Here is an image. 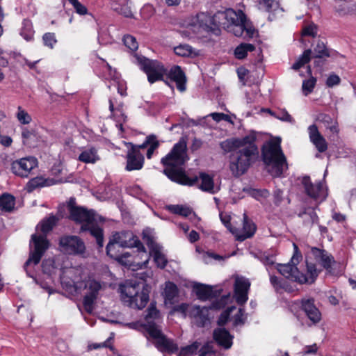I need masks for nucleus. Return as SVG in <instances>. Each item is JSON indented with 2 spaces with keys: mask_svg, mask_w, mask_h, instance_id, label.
I'll list each match as a JSON object with an SVG mask.
<instances>
[{
  "mask_svg": "<svg viewBox=\"0 0 356 356\" xmlns=\"http://www.w3.org/2000/svg\"><path fill=\"white\" fill-rule=\"evenodd\" d=\"M316 79L313 76H311L309 79L304 80L302 81V90L303 94L305 96L310 94L313 91V90L316 86Z\"/></svg>",
  "mask_w": 356,
  "mask_h": 356,
  "instance_id": "obj_46",
  "label": "nucleus"
},
{
  "mask_svg": "<svg viewBox=\"0 0 356 356\" xmlns=\"http://www.w3.org/2000/svg\"><path fill=\"white\" fill-rule=\"evenodd\" d=\"M147 143H149V146L147 152V157L149 159L152 158L154 150L159 147L160 143L155 135L147 136Z\"/></svg>",
  "mask_w": 356,
  "mask_h": 356,
  "instance_id": "obj_42",
  "label": "nucleus"
},
{
  "mask_svg": "<svg viewBox=\"0 0 356 356\" xmlns=\"http://www.w3.org/2000/svg\"><path fill=\"white\" fill-rule=\"evenodd\" d=\"M255 47L252 44L241 43L234 50V56L238 59H243L246 57L248 52L254 50Z\"/></svg>",
  "mask_w": 356,
  "mask_h": 356,
  "instance_id": "obj_34",
  "label": "nucleus"
},
{
  "mask_svg": "<svg viewBox=\"0 0 356 356\" xmlns=\"http://www.w3.org/2000/svg\"><path fill=\"white\" fill-rule=\"evenodd\" d=\"M200 179L201 180L200 188L202 191L211 194H214L218 191L219 188L214 186L213 178L210 175L206 173H200Z\"/></svg>",
  "mask_w": 356,
  "mask_h": 356,
  "instance_id": "obj_31",
  "label": "nucleus"
},
{
  "mask_svg": "<svg viewBox=\"0 0 356 356\" xmlns=\"http://www.w3.org/2000/svg\"><path fill=\"white\" fill-rule=\"evenodd\" d=\"M59 245L67 254H82L86 249L84 243L78 236H64L60 238Z\"/></svg>",
  "mask_w": 356,
  "mask_h": 356,
  "instance_id": "obj_15",
  "label": "nucleus"
},
{
  "mask_svg": "<svg viewBox=\"0 0 356 356\" xmlns=\"http://www.w3.org/2000/svg\"><path fill=\"white\" fill-rule=\"evenodd\" d=\"M109 110L118 117H120L122 120H125L126 116L122 111V104H120L115 108H114V102L113 99H109Z\"/></svg>",
  "mask_w": 356,
  "mask_h": 356,
  "instance_id": "obj_48",
  "label": "nucleus"
},
{
  "mask_svg": "<svg viewBox=\"0 0 356 356\" xmlns=\"http://www.w3.org/2000/svg\"><path fill=\"white\" fill-rule=\"evenodd\" d=\"M269 195H270V193L266 189L253 190V191H252V196H254L257 199H258L260 197L266 198L269 196Z\"/></svg>",
  "mask_w": 356,
  "mask_h": 356,
  "instance_id": "obj_61",
  "label": "nucleus"
},
{
  "mask_svg": "<svg viewBox=\"0 0 356 356\" xmlns=\"http://www.w3.org/2000/svg\"><path fill=\"white\" fill-rule=\"evenodd\" d=\"M210 116L214 121L218 122L221 120H225L226 122L233 123L231 120V118L228 115L222 113H212L210 114Z\"/></svg>",
  "mask_w": 356,
  "mask_h": 356,
  "instance_id": "obj_56",
  "label": "nucleus"
},
{
  "mask_svg": "<svg viewBox=\"0 0 356 356\" xmlns=\"http://www.w3.org/2000/svg\"><path fill=\"white\" fill-rule=\"evenodd\" d=\"M142 284L141 291L139 282H129L121 286V299L125 305L138 309H142L145 307L149 300V293L144 289V283Z\"/></svg>",
  "mask_w": 356,
  "mask_h": 356,
  "instance_id": "obj_8",
  "label": "nucleus"
},
{
  "mask_svg": "<svg viewBox=\"0 0 356 356\" xmlns=\"http://www.w3.org/2000/svg\"><path fill=\"white\" fill-rule=\"evenodd\" d=\"M312 51L310 49L305 50L302 54L300 55L298 60L293 64L292 69L298 70L305 64L309 63L312 57Z\"/></svg>",
  "mask_w": 356,
  "mask_h": 356,
  "instance_id": "obj_35",
  "label": "nucleus"
},
{
  "mask_svg": "<svg viewBox=\"0 0 356 356\" xmlns=\"http://www.w3.org/2000/svg\"><path fill=\"white\" fill-rule=\"evenodd\" d=\"M302 184L308 196L315 200H324L327 195V190L322 182L316 184L312 183L310 177L305 176L302 178Z\"/></svg>",
  "mask_w": 356,
  "mask_h": 356,
  "instance_id": "obj_18",
  "label": "nucleus"
},
{
  "mask_svg": "<svg viewBox=\"0 0 356 356\" xmlns=\"http://www.w3.org/2000/svg\"><path fill=\"white\" fill-rule=\"evenodd\" d=\"M175 53L180 56L188 57L193 54V48L186 44H180L174 49Z\"/></svg>",
  "mask_w": 356,
  "mask_h": 356,
  "instance_id": "obj_45",
  "label": "nucleus"
},
{
  "mask_svg": "<svg viewBox=\"0 0 356 356\" xmlns=\"http://www.w3.org/2000/svg\"><path fill=\"white\" fill-rule=\"evenodd\" d=\"M168 76L176 83L177 88L180 92H183L186 90V77L179 66H173L168 72Z\"/></svg>",
  "mask_w": 356,
  "mask_h": 356,
  "instance_id": "obj_24",
  "label": "nucleus"
},
{
  "mask_svg": "<svg viewBox=\"0 0 356 356\" xmlns=\"http://www.w3.org/2000/svg\"><path fill=\"white\" fill-rule=\"evenodd\" d=\"M22 137L23 139V143L29 146L33 145V143L37 138L36 134L34 131L29 130L26 128H24L22 129Z\"/></svg>",
  "mask_w": 356,
  "mask_h": 356,
  "instance_id": "obj_43",
  "label": "nucleus"
},
{
  "mask_svg": "<svg viewBox=\"0 0 356 356\" xmlns=\"http://www.w3.org/2000/svg\"><path fill=\"white\" fill-rule=\"evenodd\" d=\"M177 310L184 313L185 316H188L193 323L198 327H204L210 323L211 317L208 307L182 304L177 308Z\"/></svg>",
  "mask_w": 356,
  "mask_h": 356,
  "instance_id": "obj_11",
  "label": "nucleus"
},
{
  "mask_svg": "<svg viewBox=\"0 0 356 356\" xmlns=\"http://www.w3.org/2000/svg\"><path fill=\"white\" fill-rule=\"evenodd\" d=\"M250 286V281L243 277H237L234 283V297L239 305L245 304L248 299V293Z\"/></svg>",
  "mask_w": 356,
  "mask_h": 356,
  "instance_id": "obj_20",
  "label": "nucleus"
},
{
  "mask_svg": "<svg viewBox=\"0 0 356 356\" xmlns=\"http://www.w3.org/2000/svg\"><path fill=\"white\" fill-rule=\"evenodd\" d=\"M212 349V345L209 343H207L200 348V354L199 356H205L207 354L213 353Z\"/></svg>",
  "mask_w": 356,
  "mask_h": 356,
  "instance_id": "obj_62",
  "label": "nucleus"
},
{
  "mask_svg": "<svg viewBox=\"0 0 356 356\" xmlns=\"http://www.w3.org/2000/svg\"><path fill=\"white\" fill-rule=\"evenodd\" d=\"M188 160L187 144L184 138L174 145L171 151L161 159V163L165 167L163 173L172 181L182 185L193 186L198 181V177H188L183 168Z\"/></svg>",
  "mask_w": 356,
  "mask_h": 356,
  "instance_id": "obj_3",
  "label": "nucleus"
},
{
  "mask_svg": "<svg viewBox=\"0 0 356 356\" xmlns=\"http://www.w3.org/2000/svg\"><path fill=\"white\" fill-rule=\"evenodd\" d=\"M47 184V180L42 177H36L30 179L26 184V190L28 193H31L38 188L43 187Z\"/></svg>",
  "mask_w": 356,
  "mask_h": 356,
  "instance_id": "obj_37",
  "label": "nucleus"
},
{
  "mask_svg": "<svg viewBox=\"0 0 356 356\" xmlns=\"http://www.w3.org/2000/svg\"><path fill=\"white\" fill-rule=\"evenodd\" d=\"M257 1L259 9L270 13L268 16L270 21L273 20L277 14H280L283 11L277 0H257Z\"/></svg>",
  "mask_w": 356,
  "mask_h": 356,
  "instance_id": "obj_25",
  "label": "nucleus"
},
{
  "mask_svg": "<svg viewBox=\"0 0 356 356\" xmlns=\"http://www.w3.org/2000/svg\"><path fill=\"white\" fill-rule=\"evenodd\" d=\"M13 139L8 136L0 135V143L4 147H10L12 145Z\"/></svg>",
  "mask_w": 356,
  "mask_h": 356,
  "instance_id": "obj_63",
  "label": "nucleus"
},
{
  "mask_svg": "<svg viewBox=\"0 0 356 356\" xmlns=\"http://www.w3.org/2000/svg\"><path fill=\"white\" fill-rule=\"evenodd\" d=\"M37 166L38 160L35 157L27 156L12 161L10 171L17 177L27 178Z\"/></svg>",
  "mask_w": 356,
  "mask_h": 356,
  "instance_id": "obj_13",
  "label": "nucleus"
},
{
  "mask_svg": "<svg viewBox=\"0 0 356 356\" xmlns=\"http://www.w3.org/2000/svg\"><path fill=\"white\" fill-rule=\"evenodd\" d=\"M144 163V156L140 152L138 148L132 146L127 154V165L126 170H140Z\"/></svg>",
  "mask_w": 356,
  "mask_h": 356,
  "instance_id": "obj_21",
  "label": "nucleus"
},
{
  "mask_svg": "<svg viewBox=\"0 0 356 356\" xmlns=\"http://www.w3.org/2000/svg\"><path fill=\"white\" fill-rule=\"evenodd\" d=\"M143 240L149 248V254L147 255L149 257L150 256L153 257L154 261L158 267L161 268H165L167 264V259L162 252V247L157 244L152 236L145 233H143Z\"/></svg>",
  "mask_w": 356,
  "mask_h": 356,
  "instance_id": "obj_17",
  "label": "nucleus"
},
{
  "mask_svg": "<svg viewBox=\"0 0 356 356\" xmlns=\"http://www.w3.org/2000/svg\"><path fill=\"white\" fill-rule=\"evenodd\" d=\"M58 221V218L51 215L43 219L38 225L40 227L42 234H33L31 235L30 241V254L29 257L24 264V268L29 276L33 277L30 274L28 268L31 264L37 265L40 263L42 256L49 247V241L47 238V234L52 230Z\"/></svg>",
  "mask_w": 356,
  "mask_h": 356,
  "instance_id": "obj_4",
  "label": "nucleus"
},
{
  "mask_svg": "<svg viewBox=\"0 0 356 356\" xmlns=\"http://www.w3.org/2000/svg\"><path fill=\"white\" fill-rule=\"evenodd\" d=\"M168 209L172 213L182 216L184 217H188L193 213L191 209L182 205H170Z\"/></svg>",
  "mask_w": 356,
  "mask_h": 356,
  "instance_id": "obj_41",
  "label": "nucleus"
},
{
  "mask_svg": "<svg viewBox=\"0 0 356 356\" xmlns=\"http://www.w3.org/2000/svg\"><path fill=\"white\" fill-rule=\"evenodd\" d=\"M20 35L27 41L33 39L34 35V31L33 29L32 23L30 20H23Z\"/></svg>",
  "mask_w": 356,
  "mask_h": 356,
  "instance_id": "obj_36",
  "label": "nucleus"
},
{
  "mask_svg": "<svg viewBox=\"0 0 356 356\" xmlns=\"http://www.w3.org/2000/svg\"><path fill=\"white\" fill-rule=\"evenodd\" d=\"M337 52L332 49H328L325 43L318 40L314 47V58H325L333 56Z\"/></svg>",
  "mask_w": 356,
  "mask_h": 356,
  "instance_id": "obj_29",
  "label": "nucleus"
},
{
  "mask_svg": "<svg viewBox=\"0 0 356 356\" xmlns=\"http://www.w3.org/2000/svg\"><path fill=\"white\" fill-rule=\"evenodd\" d=\"M145 323L142 325L146 334H151L152 330L161 329L159 323L161 322V316L159 311L156 308L154 303H151L146 311L145 316Z\"/></svg>",
  "mask_w": 356,
  "mask_h": 356,
  "instance_id": "obj_16",
  "label": "nucleus"
},
{
  "mask_svg": "<svg viewBox=\"0 0 356 356\" xmlns=\"http://www.w3.org/2000/svg\"><path fill=\"white\" fill-rule=\"evenodd\" d=\"M134 58L135 59L134 62L146 74L150 83L163 80L167 70L161 62L149 59L137 54H134Z\"/></svg>",
  "mask_w": 356,
  "mask_h": 356,
  "instance_id": "obj_9",
  "label": "nucleus"
},
{
  "mask_svg": "<svg viewBox=\"0 0 356 356\" xmlns=\"http://www.w3.org/2000/svg\"><path fill=\"white\" fill-rule=\"evenodd\" d=\"M200 347V343L197 341L193 342L191 345H188L181 348L179 356H187L195 355Z\"/></svg>",
  "mask_w": 356,
  "mask_h": 356,
  "instance_id": "obj_44",
  "label": "nucleus"
},
{
  "mask_svg": "<svg viewBox=\"0 0 356 356\" xmlns=\"http://www.w3.org/2000/svg\"><path fill=\"white\" fill-rule=\"evenodd\" d=\"M113 240L110 242L115 244H118L120 247L122 248H137L138 251L140 254H141V257L145 256V259L141 264L138 263L140 268L143 267H146L147 264L149 262V257L147 255L145 247L143 243L139 241L138 237L134 234L132 232L130 231H122L120 232L115 233L113 236Z\"/></svg>",
  "mask_w": 356,
  "mask_h": 356,
  "instance_id": "obj_10",
  "label": "nucleus"
},
{
  "mask_svg": "<svg viewBox=\"0 0 356 356\" xmlns=\"http://www.w3.org/2000/svg\"><path fill=\"white\" fill-rule=\"evenodd\" d=\"M275 118L288 122H292L293 121V118L286 110H281L277 112V114L275 115Z\"/></svg>",
  "mask_w": 356,
  "mask_h": 356,
  "instance_id": "obj_55",
  "label": "nucleus"
},
{
  "mask_svg": "<svg viewBox=\"0 0 356 356\" xmlns=\"http://www.w3.org/2000/svg\"><path fill=\"white\" fill-rule=\"evenodd\" d=\"M191 26L193 31L196 33L211 32L216 35L219 34V27L221 26L233 33L235 36H243L244 38H252L255 32L243 11H235L233 9L218 13L213 17L204 13L197 14L195 21Z\"/></svg>",
  "mask_w": 356,
  "mask_h": 356,
  "instance_id": "obj_1",
  "label": "nucleus"
},
{
  "mask_svg": "<svg viewBox=\"0 0 356 356\" xmlns=\"http://www.w3.org/2000/svg\"><path fill=\"white\" fill-rule=\"evenodd\" d=\"M318 347L316 344H313L312 346H306L304 348V354H316L317 353Z\"/></svg>",
  "mask_w": 356,
  "mask_h": 356,
  "instance_id": "obj_64",
  "label": "nucleus"
},
{
  "mask_svg": "<svg viewBox=\"0 0 356 356\" xmlns=\"http://www.w3.org/2000/svg\"><path fill=\"white\" fill-rule=\"evenodd\" d=\"M261 156L268 167V171L273 177H280L288 169L286 158L279 142L270 140L265 143L261 148Z\"/></svg>",
  "mask_w": 356,
  "mask_h": 356,
  "instance_id": "obj_6",
  "label": "nucleus"
},
{
  "mask_svg": "<svg viewBox=\"0 0 356 356\" xmlns=\"http://www.w3.org/2000/svg\"><path fill=\"white\" fill-rule=\"evenodd\" d=\"M257 136L250 131L242 138H231L220 143L225 154L230 153L229 168L234 177L245 174L259 155L256 145Z\"/></svg>",
  "mask_w": 356,
  "mask_h": 356,
  "instance_id": "obj_2",
  "label": "nucleus"
},
{
  "mask_svg": "<svg viewBox=\"0 0 356 356\" xmlns=\"http://www.w3.org/2000/svg\"><path fill=\"white\" fill-rule=\"evenodd\" d=\"M340 82V77L338 75L332 73L328 76L325 83L328 88H332L335 86H338Z\"/></svg>",
  "mask_w": 356,
  "mask_h": 356,
  "instance_id": "obj_52",
  "label": "nucleus"
},
{
  "mask_svg": "<svg viewBox=\"0 0 356 356\" xmlns=\"http://www.w3.org/2000/svg\"><path fill=\"white\" fill-rule=\"evenodd\" d=\"M79 161L85 163H95L100 160L97 149L94 147L83 149L79 154Z\"/></svg>",
  "mask_w": 356,
  "mask_h": 356,
  "instance_id": "obj_28",
  "label": "nucleus"
},
{
  "mask_svg": "<svg viewBox=\"0 0 356 356\" xmlns=\"http://www.w3.org/2000/svg\"><path fill=\"white\" fill-rule=\"evenodd\" d=\"M270 282L275 290L279 292L280 290H282V286L285 281L276 276L271 275L270 277Z\"/></svg>",
  "mask_w": 356,
  "mask_h": 356,
  "instance_id": "obj_53",
  "label": "nucleus"
},
{
  "mask_svg": "<svg viewBox=\"0 0 356 356\" xmlns=\"http://www.w3.org/2000/svg\"><path fill=\"white\" fill-rule=\"evenodd\" d=\"M283 191L279 188L274 191L273 202L275 205L279 206L283 201Z\"/></svg>",
  "mask_w": 356,
  "mask_h": 356,
  "instance_id": "obj_58",
  "label": "nucleus"
},
{
  "mask_svg": "<svg viewBox=\"0 0 356 356\" xmlns=\"http://www.w3.org/2000/svg\"><path fill=\"white\" fill-rule=\"evenodd\" d=\"M102 288V284L96 280L88 279L86 281L84 289L87 290V292L83 297V304L87 312L91 313L92 312L93 305Z\"/></svg>",
  "mask_w": 356,
  "mask_h": 356,
  "instance_id": "obj_14",
  "label": "nucleus"
},
{
  "mask_svg": "<svg viewBox=\"0 0 356 356\" xmlns=\"http://www.w3.org/2000/svg\"><path fill=\"white\" fill-rule=\"evenodd\" d=\"M312 252L315 257L316 261L326 269L331 268L332 264L334 262V258L331 255L328 254L325 250H322L316 248H312Z\"/></svg>",
  "mask_w": 356,
  "mask_h": 356,
  "instance_id": "obj_26",
  "label": "nucleus"
},
{
  "mask_svg": "<svg viewBox=\"0 0 356 356\" xmlns=\"http://www.w3.org/2000/svg\"><path fill=\"white\" fill-rule=\"evenodd\" d=\"M294 253L291 259V262L286 264H277L276 268L286 278L294 281L298 284H312L318 275L315 264L307 262V273L309 276L307 277L302 273H300L296 265L302 258V255L298 250L296 243L293 244Z\"/></svg>",
  "mask_w": 356,
  "mask_h": 356,
  "instance_id": "obj_5",
  "label": "nucleus"
},
{
  "mask_svg": "<svg viewBox=\"0 0 356 356\" xmlns=\"http://www.w3.org/2000/svg\"><path fill=\"white\" fill-rule=\"evenodd\" d=\"M114 10H116L118 13L123 15L127 17H129L132 15L131 10L125 6H120L119 8H114Z\"/></svg>",
  "mask_w": 356,
  "mask_h": 356,
  "instance_id": "obj_60",
  "label": "nucleus"
},
{
  "mask_svg": "<svg viewBox=\"0 0 356 356\" xmlns=\"http://www.w3.org/2000/svg\"><path fill=\"white\" fill-rule=\"evenodd\" d=\"M235 307H229L227 309H226L225 311H224L220 316L219 318H218V324L219 325H225L228 319H229V315L231 314V312H232L233 309H234Z\"/></svg>",
  "mask_w": 356,
  "mask_h": 356,
  "instance_id": "obj_54",
  "label": "nucleus"
},
{
  "mask_svg": "<svg viewBox=\"0 0 356 356\" xmlns=\"http://www.w3.org/2000/svg\"><path fill=\"white\" fill-rule=\"evenodd\" d=\"M70 218L79 223H82L81 232L88 231L96 238L99 248L104 245L103 229L95 224V212L84 207H78L72 204H69Z\"/></svg>",
  "mask_w": 356,
  "mask_h": 356,
  "instance_id": "obj_7",
  "label": "nucleus"
},
{
  "mask_svg": "<svg viewBox=\"0 0 356 356\" xmlns=\"http://www.w3.org/2000/svg\"><path fill=\"white\" fill-rule=\"evenodd\" d=\"M42 39H43L44 45H46L50 48H53L54 44L56 42V40L54 33H47L43 35Z\"/></svg>",
  "mask_w": 356,
  "mask_h": 356,
  "instance_id": "obj_50",
  "label": "nucleus"
},
{
  "mask_svg": "<svg viewBox=\"0 0 356 356\" xmlns=\"http://www.w3.org/2000/svg\"><path fill=\"white\" fill-rule=\"evenodd\" d=\"M115 248L114 243L112 242H109L106 248V253L109 257L118 260L120 262H123L124 259L127 258L130 256V254L129 252H125L122 254L118 255L115 252Z\"/></svg>",
  "mask_w": 356,
  "mask_h": 356,
  "instance_id": "obj_39",
  "label": "nucleus"
},
{
  "mask_svg": "<svg viewBox=\"0 0 356 356\" xmlns=\"http://www.w3.org/2000/svg\"><path fill=\"white\" fill-rule=\"evenodd\" d=\"M317 26L312 23L306 26L302 30V35L306 36L315 37L317 35Z\"/></svg>",
  "mask_w": 356,
  "mask_h": 356,
  "instance_id": "obj_51",
  "label": "nucleus"
},
{
  "mask_svg": "<svg viewBox=\"0 0 356 356\" xmlns=\"http://www.w3.org/2000/svg\"><path fill=\"white\" fill-rule=\"evenodd\" d=\"M148 340H152L155 347L163 353L175 354L178 350V346L175 341L168 338L160 330H152L151 334L146 335Z\"/></svg>",
  "mask_w": 356,
  "mask_h": 356,
  "instance_id": "obj_12",
  "label": "nucleus"
},
{
  "mask_svg": "<svg viewBox=\"0 0 356 356\" xmlns=\"http://www.w3.org/2000/svg\"><path fill=\"white\" fill-rule=\"evenodd\" d=\"M15 204V198L13 195L4 193L0 196V209L4 211H11Z\"/></svg>",
  "mask_w": 356,
  "mask_h": 356,
  "instance_id": "obj_33",
  "label": "nucleus"
},
{
  "mask_svg": "<svg viewBox=\"0 0 356 356\" xmlns=\"http://www.w3.org/2000/svg\"><path fill=\"white\" fill-rule=\"evenodd\" d=\"M72 5L75 9L76 12L79 15H86L88 13L87 8L81 3L78 0H76L74 2H72Z\"/></svg>",
  "mask_w": 356,
  "mask_h": 356,
  "instance_id": "obj_57",
  "label": "nucleus"
},
{
  "mask_svg": "<svg viewBox=\"0 0 356 356\" xmlns=\"http://www.w3.org/2000/svg\"><path fill=\"white\" fill-rule=\"evenodd\" d=\"M302 309L308 318L314 324L318 323L321 319V314L314 305L312 298L302 300Z\"/></svg>",
  "mask_w": 356,
  "mask_h": 356,
  "instance_id": "obj_23",
  "label": "nucleus"
},
{
  "mask_svg": "<svg viewBox=\"0 0 356 356\" xmlns=\"http://www.w3.org/2000/svg\"><path fill=\"white\" fill-rule=\"evenodd\" d=\"M257 230V226L255 224L248 218L245 213H243V227L237 228L235 227L232 234L234 235L236 239L238 241H243L247 238H250L253 236Z\"/></svg>",
  "mask_w": 356,
  "mask_h": 356,
  "instance_id": "obj_19",
  "label": "nucleus"
},
{
  "mask_svg": "<svg viewBox=\"0 0 356 356\" xmlns=\"http://www.w3.org/2000/svg\"><path fill=\"white\" fill-rule=\"evenodd\" d=\"M298 216L303 220V223L306 226L312 225L318 222V215L314 208H305Z\"/></svg>",
  "mask_w": 356,
  "mask_h": 356,
  "instance_id": "obj_30",
  "label": "nucleus"
},
{
  "mask_svg": "<svg viewBox=\"0 0 356 356\" xmlns=\"http://www.w3.org/2000/svg\"><path fill=\"white\" fill-rule=\"evenodd\" d=\"M195 293L202 300H209L214 296L213 289L207 285L197 284L195 286Z\"/></svg>",
  "mask_w": 356,
  "mask_h": 356,
  "instance_id": "obj_32",
  "label": "nucleus"
},
{
  "mask_svg": "<svg viewBox=\"0 0 356 356\" xmlns=\"http://www.w3.org/2000/svg\"><path fill=\"white\" fill-rule=\"evenodd\" d=\"M178 289L173 282H168L165 283L163 295L165 301L171 302L177 295Z\"/></svg>",
  "mask_w": 356,
  "mask_h": 356,
  "instance_id": "obj_38",
  "label": "nucleus"
},
{
  "mask_svg": "<svg viewBox=\"0 0 356 356\" xmlns=\"http://www.w3.org/2000/svg\"><path fill=\"white\" fill-rule=\"evenodd\" d=\"M124 45L131 51H136L138 48V44L136 38L130 35H125L123 38Z\"/></svg>",
  "mask_w": 356,
  "mask_h": 356,
  "instance_id": "obj_47",
  "label": "nucleus"
},
{
  "mask_svg": "<svg viewBox=\"0 0 356 356\" xmlns=\"http://www.w3.org/2000/svg\"><path fill=\"white\" fill-rule=\"evenodd\" d=\"M245 311L243 309H239L237 314L234 316V324L235 325L243 324L245 321Z\"/></svg>",
  "mask_w": 356,
  "mask_h": 356,
  "instance_id": "obj_59",
  "label": "nucleus"
},
{
  "mask_svg": "<svg viewBox=\"0 0 356 356\" xmlns=\"http://www.w3.org/2000/svg\"><path fill=\"white\" fill-rule=\"evenodd\" d=\"M308 134L311 143L315 146L318 152L323 153L327 149V143L319 132L316 124H312L308 127Z\"/></svg>",
  "mask_w": 356,
  "mask_h": 356,
  "instance_id": "obj_22",
  "label": "nucleus"
},
{
  "mask_svg": "<svg viewBox=\"0 0 356 356\" xmlns=\"http://www.w3.org/2000/svg\"><path fill=\"white\" fill-rule=\"evenodd\" d=\"M16 118L18 122L23 125L29 124L32 121L31 116L29 113L25 111L22 106L17 107V111L16 113Z\"/></svg>",
  "mask_w": 356,
  "mask_h": 356,
  "instance_id": "obj_40",
  "label": "nucleus"
},
{
  "mask_svg": "<svg viewBox=\"0 0 356 356\" xmlns=\"http://www.w3.org/2000/svg\"><path fill=\"white\" fill-rule=\"evenodd\" d=\"M220 218L222 224L227 227V229L232 233V230L234 229L235 227L232 225L231 222V216L227 213H220Z\"/></svg>",
  "mask_w": 356,
  "mask_h": 356,
  "instance_id": "obj_49",
  "label": "nucleus"
},
{
  "mask_svg": "<svg viewBox=\"0 0 356 356\" xmlns=\"http://www.w3.org/2000/svg\"><path fill=\"white\" fill-rule=\"evenodd\" d=\"M213 337L218 344L225 348H229L232 344V337L229 332L224 328H218L214 330Z\"/></svg>",
  "mask_w": 356,
  "mask_h": 356,
  "instance_id": "obj_27",
  "label": "nucleus"
}]
</instances>
